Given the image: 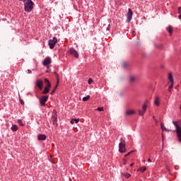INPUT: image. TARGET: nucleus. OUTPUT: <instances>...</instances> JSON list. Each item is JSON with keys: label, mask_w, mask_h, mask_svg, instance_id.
I'll return each mask as SVG.
<instances>
[{"label": "nucleus", "mask_w": 181, "mask_h": 181, "mask_svg": "<svg viewBox=\"0 0 181 181\" xmlns=\"http://www.w3.org/2000/svg\"><path fill=\"white\" fill-rule=\"evenodd\" d=\"M21 2H23L24 4V9L25 12H32L33 10V1L32 0H25L22 1Z\"/></svg>", "instance_id": "f257e3e1"}, {"label": "nucleus", "mask_w": 181, "mask_h": 181, "mask_svg": "<svg viewBox=\"0 0 181 181\" xmlns=\"http://www.w3.org/2000/svg\"><path fill=\"white\" fill-rule=\"evenodd\" d=\"M57 43V37H53L52 40H49L48 41L49 49H54V46H56Z\"/></svg>", "instance_id": "f03ea898"}, {"label": "nucleus", "mask_w": 181, "mask_h": 181, "mask_svg": "<svg viewBox=\"0 0 181 181\" xmlns=\"http://www.w3.org/2000/svg\"><path fill=\"white\" fill-rule=\"evenodd\" d=\"M123 142L119 144V151L121 153H125L127 152V148H125V140H123Z\"/></svg>", "instance_id": "7ed1b4c3"}, {"label": "nucleus", "mask_w": 181, "mask_h": 181, "mask_svg": "<svg viewBox=\"0 0 181 181\" xmlns=\"http://www.w3.org/2000/svg\"><path fill=\"white\" fill-rule=\"evenodd\" d=\"M68 53H69V54H71V56H74V57H75L76 59H78L79 57L78 52L74 48L69 49Z\"/></svg>", "instance_id": "20e7f679"}, {"label": "nucleus", "mask_w": 181, "mask_h": 181, "mask_svg": "<svg viewBox=\"0 0 181 181\" xmlns=\"http://www.w3.org/2000/svg\"><path fill=\"white\" fill-rule=\"evenodd\" d=\"M146 110H148V105H146V103H145L142 105V110H139V115H141V117H144L145 115V112H146Z\"/></svg>", "instance_id": "39448f33"}, {"label": "nucleus", "mask_w": 181, "mask_h": 181, "mask_svg": "<svg viewBox=\"0 0 181 181\" xmlns=\"http://www.w3.org/2000/svg\"><path fill=\"white\" fill-rule=\"evenodd\" d=\"M132 15H134V13L132 12V10L131 8H129L128 9V13L127 14V23H129L131 22V20L132 19Z\"/></svg>", "instance_id": "423d86ee"}, {"label": "nucleus", "mask_w": 181, "mask_h": 181, "mask_svg": "<svg viewBox=\"0 0 181 181\" xmlns=\"http://www.w3.org/2000/svg\"><path fill=\"white\" fill-rule=\"evenodd\" d=\"M47 100H49V96H42L41 98H40V103L42 105L43 107L46 105V103H47Z\"/></svg>", "instance_id": "0eeeda50"}, {"label": "nucleus", "mask_w": 181, "mask_h": 181, "mask_svg": "<svg viewBox=\"0 0 181 181\" xmlns=\"http://www.w3.org/2000/svg\"><path fill=\"white\" fill-rule=\"evenodd\" d=\"M35 84L39 90H43V81L42 79H37Z\"/></svg>", "instance_id": "6e6552de"}, {"label": "nucleus", "mask_w": 181, "mask_h": 181, "mask_svg": "<svg viewBox=\"0 0 181 181\" xmlns=\"http://www.w3.org/2000/svg\"><path fill=\"white\" fill-rule=\"evenodd\" d=\"M54 74H56V76H57V85L55 86V87H54V90L51 92V95H53V94H54V93H55V91H56V90H57V87H58V86H59V74H57V72H54Z\"/></svg>", "instance_id": "1a4fd4ad"}, {"label": "nucleus", "mask_w": 181, "mask_h": 181, "mask_svg": "<svg viewBox=\"0 0 181 181\" xmlns=\"http://www.w3.org/2000/svg\"><path fill=\"white\" fill-rule=\"evenodd\" d=\"M50 63H52V58L50 57H46L42 62L43 66H49Z\"/></svg>", "instance_id": "9d476101"}, {"label": "nucleus", "mask_w": 181, "mask_h": 181, "mask_svg": "<svg viewBox=\"0 0 181 181\" xmlns=\"http://www.w3.org/2000/svg\"><path fill=\"white\" fill-rule=\"evenodd\" d=\"M52 124L55 128H57V115H54L52 116Z\"/></svg>", "instance_id": "9b49d317"}, {"label": "nucleus", "mask_w": 181, "mask_h": 181, "mask_svg": "<svg viewBox=\"0 0 181 181\" xmlns=\"http://www.w3.org/2000/svg\"><path fill=\"white\" fill-rule=\"evenodd\" d=\"M46 135L45 134H38L37 139L38 141H46Z\"/></svg>", "instance_id": "f8f14e48"}, {"label": "nucleus", "mask_w": 181, "mask_h": 181, "mask_svg": "<svg viewBox=\"0 0 181 181\" xmlns=\"http://www.w3.org/2000/svg\"><path fill=\"white\" fill-rule=\"evenodd\" d=\"M166 30L168 32V33H170V36H172V33H173V28L172 26L170 25L169 27H167Z\"/></svg>", "instance_id": "ddd939ff"}, {"label": "nucleus", "mask_w": 181, "mask_h": 181, "mask_svg": "<svg viewBox=\"0 0 181 181\" xmlns=\"http://www.w3.org/2000/svg\"><path fill=\"white\" fill-rule=\"evenodd\" d=\"M50 91V87H48V86H46L45 87L44 90L42 91V94H47Z\"/></svg>", "instance_id": "4468645a"}, {"label": "nucleus", "mask_w": 181, "mask_h": 181, "mask_svg": "<svg viewBox=\"0 0 181 181\" xmlns=\"http://www.w3.org/2000/svg\"><path fill=\"white\" fill-rule=\"evenodd\" d=\"M168 80L170 81V83H174L175 80L173 79V75L172 73L168 74Z\"/></svg>", "instance_id": "2eb2a0df"}, {"label": "nucleus", "mask_w": 181, "mask_h": 181, "mask_svg": "<svg viewBox=\"0 0 181 181\" xmlns=\"http://www.w3.org/2000/svg\"><path fill=\"white\" fill-rule=\"evenodd\" d=\"M154 104L157 107H159L160 101H159V98L156 97L154 100Z\"/></svg>", "instance_id": "dca6fc26"}, {"label": "nucleus", "mask_w": 181, "mask_h": 181, "mask_svg": "<svg viewBox=\"0 0 181 181\" xmlns=\"http://www.w3.org/2000/svg\"><path fill=\"white\" fill-rule=\"evenodd\" d=\"M135 112V110H127L125 112L126 115H132Z\"/></svg>", "instance_id": "f3484780"}, {"label": "nucleus", "mask_w": 181, "mask_h": 181, "mask_svg": "<svg viewBox=\"0 0 181 181\" xmlns=\"http://www.w3.org/2000/svg\"><path fill=\"white\" fill-rule=\"evenodd\" d=\"M11 131H13V132H16V131H18V126L16 124H13L11 127Z\"/></svg>", "instance_id": "a211bd4d"}, {"label": "nucleus", "mask_w": 181, "mask_h": 181, "mask_svg": "<svg viewBox=\"0 0 181 181\" xmlns=\"http://www.w3.org/2000/svg\"><path fill=\"white\" fill-rule=\"evenodd\" d=\"M122 175L124 176V177H125V179H128L131 177V174L128 173H122Z\"/></svg>", "instance_id": "6ab92c4d"}, {"label": "nucleus", "mask_w": 181, "mask_h": 181, "mask_svg": "<svg viewBox=\"0 0 181 181\" xmlns=\"http://www.w3.org/2000/svg\"><path fill=\"white\" fill-rule=\"evenodd\" d=\"M44 80L45 82L47 83V86H48V87H52V83H50V81H49V79H47V78H45Z\"/></svg>", "instance_id": "aec40b11"}, {"label": "nucleus", "mask_w": 181, "mask_h": 181, "mask_svg": "<svg viewBox=\"0 0 181 181\" xmlns=\"http://www.w3.org/2000/svg\"><path fill=\"white\" fill-rule=\"evenodd\" d=\"M90 95H88L86 97H83V101H88V100H90Z\"/></svg>", "instance_id": "412c9836"}, {"label": "nucleus", "mask_w": 181, "mask_h": 181, "mask_svg": "<svg viewBox=\"0 0 181 181\" xmlns=\"http://www.w3.org/2000/svg\"><path fill=\"white\" fill-rule=\"evenodd\" d=\"M140 172H141L142 173H144V172H145V170H146V167L144 166V167H141L139 168Z\"/></svg>", "instance_id": "4be33fe9"}, {"label": "nucleus", "mask_w": 181, "mask_h": 181, "mask_svg": "<svg viewBox=\"0 0 181 181\" xmlns=\"http://www.w3.org/2000/svg\"><path fill=\"white\" fill-rule=\"evenodd\" d=\"M178 13H180L178 18L181 19V6L178 8Z\"/></svg>", "instance_id": "5701e85b"}, {"label": "nucleus", "mask_w": 181, "mask_h": 181, "mask_svg": "<svg viewBox=\"0 0 181 181\" xmlns=\"http://www.w3.org/2000/svg\"><path fill=\"white\" fill-rule=\"evenodd\" d=\"M18 123L21 125V127H23V122L21 119H18Z\"/></svg>", "instance_id": "b1692460"}, {"label": "nucleus", "mask_w": 181, "mask_h": 181, "mask_svg": "<svg viewBox=\"0 0 181 181\" xmlns=\"http://www.w3.org/2000/svg\"><path fill=\"white\" fill-rule=\"evenodd\" d=\"M95 111H104V107H98L97 109L95 110Z\"/></svg>", "instance_id": "393cba45"}, {"label": "nucleus", "mask_w": 181, "mask_h": 181, "mask_svg": "<svg viewBox=\"0 0 181 181\" xmlns=\"http://www.w3.org/2000/svg\"><path fill=\"white\" fill-rule=\"evenodd\" d=\"M173 83L174 82H171V85L169 86V91H170L172 90V88H173Z\"/></svg>", "instance_id": "a878e982"}, {"label": "nucleus", "mask_w": 181, "mask_h": 181, "mask_svg": "<svg viewBox=\"0 0 181 181\" xmlns=\"http://www.w3.org/2000/svg\"><path fill=\"white\" fill-rule=\"evenodd\" d=\"M135 80H136V78H135V76H131L130 81H135Z\"/></svg>", "instance_id": "bb28decb"}, {"label": "nucleus", "mask_w": 181, "mask_h": 181, "mask_svg": "<svg viewBox=\"0 0 181 181\" xmlns=\"http://www.w3.org/2000/svg\"><path fill=\"white\" fill-rule=\"evenodd\" d=\"M79 122L80 119H74V122H75L76 124H78Z\"/></svg>", "instance_id": "cd10ccee"}, {"label": "nucleus", "mask_w": 181, "mask_h": 181, "mask_svg": "<svg viewBox=\"0 0 181 181\" xmlns=\"http://www.w3.org/2000/svg\"><path fill=\"white\" fill-rule=\"evenodd\" d=\"M161 129H163L164 131H168V129H166V127H165V126H163V124H161Z\"/></svg>", "instance_id": "c85d7f7f"}, {"label": "nucleus", "mask_w": 181, "mask_h": 181, "mask_svg": "<svg viewBox=\"0 0 181 181\" xmlns=\"http://www.w3.org/2000/svg\"><path fill=\"white\" fill-rule=\"evenodd\" d=\"M88 84H92L93 83V78H90L88 81Z\"/></svg>", "instance_id": "c756f323"}, {"label": "nucleus", "mask_w": 181, "mask_h": 181, "mask_svg": "<svg viewBox=\"0 0 181 181\" xmlns=\"http://www.w3.org/2000/svg\"><path fill=\"white\" fill-rule=\"evenodd\" d=\"M132 152L134 151H130V152H128L124 156H129V155H131V153H132Z\"/></svg>", "instance_id": "7c9ffc66"}, {"label": "nucleus", "mask_w": 181, "mask_h": 181, "mask_svg": "<svg viewBox=\"0 0 181 181\" xmlns=\"http://www.w3.org/2000/svg\"><path fill=\"white\" fill-rule=\"evenodd\" d=\"M111 29V25L108 24L107 27V30H110Z\"/></svg>", "instance_id": "2f4dec72"}, {"label": "nucleus", "mask_w": 181, "mask_h": 181, "mask_svg": "<svg viewBox=\"0 0 181 181\" xmlns=\"http://www.w3.org/2000/svg\"><path fill=\"white\" fill-rule=\"evenodd\" d=\"M127 66H128V64L127 62H124L123 63V66L127 67Z\"/></svg>", "instance_id": "473e14b6"}, {"label": "nucleus", "mask_w": 181, "mask_h": 181, "mask_svg": "<svg viewBox=\"0 0 181 181\" xmlns=\"http://www.w3.org/2000/svg\"><path fill=\"white\" fill-rule=\"evenodd\" d=\"M20 103L22 105H23V104H25V102L23 100H22L21 99L20 100Z\"/></svg>", "instance_id": "72a5a7b5"}, {"label": "nucleus", "mask_w": 181, "mask_h": 181, "mask_svg": "<svg viewBox=\"0 0 181 181\" xmlns=\"http://www.w3.org/2000/svg\"><path fill=\"white\" fill-rule=\"evenodd\" d=\"M28 74H32V71L30 69H28Z\"/></svg>", "instance_id": "f704fd0d"}, {"label": "nucleus", "mask_w": 181, "mask_h": 181, "mask_svg": "<svg viewBox=\"0 0 181 181\" xmlns=\"http://www.w3.org/2000/svg\"><path fill=\"white\" fill-rule=\"evenodd\" d=\"M71 124H74V119H72L71 120Z\"/></svg>", "instance_id": "c9c22d12"}, {"label": "nucleus", "mask_w": 181, "mask_h": 181, "mask_svg": "<svg viewBox=\"0 0 181 181\" xmlns=\"http://www.w3.org/2000/svg\"><path fill=\"white\" fill-rule=\"evenodd\" d=\"M134 166V163L130 164V167L132 168Z\"/></svg>", "instance_id": "e433bc0d"}, {"label": "nucleus", "mask_w": 181, "mask_h": 181, "mask_svg": "<svg viewBox=\"0 0 181 181\" xmlns=\"http://www.w3.org/2000/svg\"><path fill=\"white\" fill-rule=\"evenodd\" d=\"M148 162H152V160L151 158H148Z\"/></svg>", "instance_id": "4c0bfd02"}, {"label": "nucleus", "mask_w": 181, "mask_h": 181, "mask_svg": "<svg viewBox=\"0 0 181 181\" xmlns=\"http://www.w3.org/2000/svg\"><path fill=\"white\" fill-rule=\"evenodd\" d=\"M165 131H167V132H170V131H172V130L167 129Z\"/></svg>", "instance_id": "58836bf2"}, {"label": "nucleus", "mask_w": 181, "mask_h": 181, "mask_svg": "<svg viewBox=\"0 0 181 181\" xmlns=\"http://www.w3.org/2000/svg\"><path fill=\"white\" fill-rule=\"evenodd\" d=\"M18 1H20V2H22V1H26V0H18Z\"/></svg>", "instance_id": "ea45409f"}, {"label": "nucleus", "mask_w": 181, "mask_h": 181, "mask_svg": "<svg viewBox=\"0 0 181 181\" xmlns=\"http://www.w3.org/2000/svg\"><path fill=\"white\" fill-rule=\"evenodd\" d=\"M153 119H155V116L153 117Z\"/></svg>", "instance_id": "a19ab883"}, {"label": "nucleus", "mask_w": 181, "mask_h": 181, "mask_svg": "<svg viewBox=\"0 0 181 181\" xmlns=\"http://www.w3.org/2000/svg\"><path fill=\"white\" fill-rule=\"evenodd\" d=\"M125 163H126L125 162H124V163H123V165H125Z\"/></svg>", "instance_id": "79ce46f5"}, {"label": "nucleus", "mask_w": 181, "mask_h": 181, "mask_svg": "<svg viewBox=\"0 0 181 181\" xmlns=\"http://www.w3.org/2000/svg\"><path fill=\"white\" fill-rule=\"evenodd\" d=\"M123 160H125V158H123Z\"/></svg>", "instance_id": "37998d69"}]
</instances>
